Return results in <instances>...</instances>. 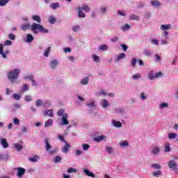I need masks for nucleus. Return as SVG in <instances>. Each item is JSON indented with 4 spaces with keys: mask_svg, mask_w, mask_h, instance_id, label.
<instances>
[{
    "mask_svg": "<svg viewBox=\"0 0 178 178\" xmlns=\"http://www.w3.org/2000/svg\"><path fill=\"white\" fill-rule=\"evenodd\" d=\"M31 30L33 31L34 34H38L39 33H48V30L44 29V26L40 24H37L35 22H33L31 26Z\"/></svg>",
    "mask_w": 178,
    "mask_h": 178,
    "instance_id": "1",
    "label": "nucleus"
},
{
    "mask_svg": "<svg viewBox=\"0 0 178 178\" xmlns=\"http://www.w3.org/2000/svg\"><path fill=\"white\" fill-rule=\"evenodd\" d=\"M19 74H20V70L16 68L13 71H10L8 74V79L11 81V83H14L19 79Z\"/></svg>",
    "mask_w": 178,
    "mask_h": 178,
    "instance_id": "2",
    "label": "nucleus"
},
{
    "mask_svg": "<svg viewBox=\"0 0 178 178\" xmlns=\"http://www.w3.org/2000/svg\"><path fill=\"white\" fill-rule=\"evenodd\" d=\"M177 163H176L175 161H170L168 162V168L169 169H170L171 170H174V172H175V173L178 174V168H177Z\"/></svg>",
    "mask_w": 178,
    "mask_h": 178,
    "instance_id": "3",
    "label": "nucleus"
},
{
    "mask_svg": "<svg viewBox=\"0 0 178 178\" xmlns=\"http://www.w3.org/2000/svg\"><path fill=\"white\" fill-rule=\"evenodd\" d=\"M17 172L16 174V176H17L19 178L23 177L24 175L26 173V169L22 167L17 168Z\"/></svg>",
    "mask_w": 178,
    "mask_h": 178,
    "instance_id": "4",
    "label": "nucleus"
},
{
    "mask_svg": "<svg viewBox=\"0 0 178 178\" xmlns=\"http://www.w3.org/2000/svg\"><path fill=\"white\" fill-rule=\"evenodd\" d=\"M67 113H65L61 119V122L63 126L69 125L70 122L67 120Z\"/></svg>",
    "mask_w": 178,
    "mask_h": 178,
    "instance_id": "5",
    "label": "nucleus"
},
{
    "mask_svg": "<svg viewBox=\"0 0 178 178\" xmlns=\"http://www.w3.org/2000/svg\"><path fill=\"white\" fill-rule=\"evenodd\" d=\"M93 140L96 143H101V141H106V136H97V137H95Z\"/></svg>",
    "mask_w": 178,
    "mask_h": 178,
    "instance_id": "6",
    "label": "nucleus"
},
{
    "mask_svg": "<svg viewBox=\"0 0 178 178\" xmlns=\"http://www.w3.org/2000/svg\"><path fill=\"white\" fill-rule=\"evenodd\" d=\"M1 145H2L3 148H8L9 144L6 138H1L0 139Z\"/></svg>",
    "mask_w": 178,
    "mask_h": 178,
    "instance_id": "7",
    "label": "nucleus"
},
{
    "mask_svg": "<svg viewBox=\"0 0 178 178\" xmlns=\"http://www.w3.org/2000/svg\"><path fill=\"white\" fill-rule=\"evenodd\" d=\"M44 143H45L44 147H45L46 151H47V152L51 151L52 146H51V144H49V140L48 138H45Z\"/></svg>",
    "mask_w": 178,
    "mask_h": 178,
    "instance_id": "8",
    "label": "nucleus"
},
{
    "mask_svg": "<svg viewBox=\"0 0 178 178\" xmlns=\"http://www.w3.org/2000/svg\"><path fill=\"white\" fill-rule=\"evenodd\" d=\"M65 145L62 147L61 150L64 154H67L69 152V148H70V144H69L67 142L65 143Z\"/></svg>",
    "mask_w": 178,
    "mask_h": 178,
    "instance_id": "9",
    "label": "nucleus"
},
{
    "mask_svg": "<svg viewBox=\"0 0 178 178\" xmlns=\"http://www.w3.org/2000/svg\"><path fill=\"white\" fill-rule=\"evenodd\" d=\"M29 29H31V25H30V24H24L21 26V29L23 31H26V30H29Z\"/></svg>",
    "mask_w": 178,
    "mask_h": 178,
    "instance_id": "10",
    "label": "nucleus"
},
{
    "mask_svg": "<svg viewBox=\"0 0 178 178\" xmlns=\"http://www.w3.org/2000/svg\"><path fill=\"white\" fill-rule=\"evenodd\" d=\"M83 173H85V175H86V176H88L89 177H95V175H94L88 169H83Z\"/></svg>",
    "mask_w": 178,
    "mask_h": 178,
    "instance_id": "11",
    "label": "nucleus"
},
{
    "mask_svg": "<svg viewBox=\"0 0 178 178\" xmlns=\"http://www.w3.org/2000/svg\"><path fill=\"white\" fill-rule=\"evenodd\" d=\"M58 66V60H53L50 62L51 69H55Z\"/></svg>",
    "mask_w": 178,
    "mask_h": 178,
    "instance_id": "12",
    "label": "nucleus"
},
{
    "mask_svg": "<svg viewBox=\"0 0 178 178\" xmlns=\"http://www.w3.org/2000/svg\"><path fill=\"white\" fill-rule=\"evenodd\" d=\"M78 17L82 18V17H86V14L83 13L81 10V7H78Z\"/></svg>",
    "mask_w": 178,
    "mask_h": 178,
    "instance_id": "13",
    "label": "nucleus"
},
{
    "mask_svg": "<svg viewBox=\"0 0 178 178\" xmlns=\"http://www.w3.org/2000/svg\"><path fill=\"white\" fill-rule=\"evenodd\" d=\"M102 108H104V109H106V108H108V106H109V102H108V100L102 99Z\"/></svg>",
    "mask_w": 178,
    "mask_h": 178,
    "instance_id": "14",
    "label": "nucleus"
},
{
    "mask_svg": "<svg viewBox=\"0 0 178 178\" xmlns=\"http://www.w3.org/2000/svg\"><path fill=\"white\" fill-rule=\"evenodd\" d=\"M151 4L152 5V6H154V8H159V6H161V2L156 0L152 1Z\"/></svg>",
    "mask_w": 178,
    "mask_h": 178,
    "instance_id": "15",
    "label": "nucleus"
},
{
    "mask_svg": "<svg viewBox=\"0 0 178 178\" xmlns=\"http://www.w3.org/2000/svg\"><path fill=\"white\" fill-rule=\"evenodd\" d=\"M33 20L35 22H37V23L40 24L41 23V17L38 15H33L32 16Z\"/></svg>",
    "mask_w": 178,
    "mask_h": 178,
    "instance_id": "16",
    "label": "nucleus"
},
{
    "mask_svg": "<svg viewBox=\"0 0 178 178\" xmlns=\"http://www.w3.org/2000/svg\"><path fill=\"white\" fill-rule=\"evenodd\" d=\"M13 147L15 148V149H17V151H22V149H23V146L19 143H15Z\"/></svg>",
    "mask_w": 178,
    "mask_h": 178,
    "instance_id": "17",
    "label": "nucleus"
},
{
    "mask_svg": "<svg viewBox=\"0 0 178 178\" xmlns=\"http://www.w3.org/2000/svg\"><path fill=\"white\" fill-rule=\"evenodd\" d=\"M147 77L149 80H154V79H156L155 74H154V72L150 71L148 74Z\"/></svg>",
    "mask_w": 178,
    "mask_h": 178,
    "instance_id": "18",
    "label": "nucleus"
},
{
    "mask_svg": "<svg viewBox=\"0 0 178 178\" xmlns=\"http://www.w3.org/2000/svg\"><path fill=\"white\" fill-rule=\"evenodd\" d=\"M143 54L145 56H151V55H152V51L149 49H145L143 50Z\"/></svg>",
    "mask_w": 178,
    "mask_h": 178,
    "instance_id": "19",
    "label": "nucleus"
},
{
    "mask_svg": "<svg viewBox=\"0 0 178 178\" xmlns=\"http://www.w3.org/2000/svg\"><path fill=\"white\" fill-rule=\"evenodd\" d=\"M44 115H49L50 118H53L54 117V113L52 111V110H47L44 111Z\"/></svg>",
    "mask_w": 178,
    "mask_h": 178,
    "instance_id": "20",
    "label": "nucleus"
},
{
    "mask_svg": "<svg viewBox=\"0 0 178 178\" xmlns=\"http://www.w3.org/2000/svg\"><path fill=\"white\" fill-rule=\"evenodd\" d=\"M86 105L89 108H95V102L90 100V102L89 103H86Z\"/></svg>",
    "mask_w": 178,
    "mask_h": 178,
    "instance_id": "21",
    "label": "nucleus"
},
{
    "mask_svg": "<svg viewBox=\"0 0 178 178\" xmlns=\"http://www.w3.org/2000/svg\"><path fill=\"white\" fill-rule=\"evenodd\" d=\"M160 29L161 30H170V24H163Z\"/></svg>",
    "mask_w": 178,
    "mask_h": 178,
    "instance_id": "22",
    "label": "nucleus"
},
{
    "mask_svg": "<svg viewBox=\"0 0 178 178\" xmlns=\"http://www.w3.org/2000/svg\"><path fill=\"white\" fill-rule=\"evenodd\" d=\"M81 9L82 10H85V12H90V7L86 4L82 5V6L81 7Z\"/></svg>",
    "mask_w": 178,
    "mask_h": 178,
    "instance_id": "23",
    "label": "nucleus"
},
{
    "mask_svg": "<svg viewBox=\"0 0 178 178\" xmlns=\"http://www.w3.org/2000/svg\"><path fill=\"white\" fill-rule=\"evenodd\" d=\"M26 41L27 42H32V41H34V37L31 34H28L26 35Z\"/></svg>",
    "mask_w": 178,
    "mask_h": 178,
    "instance_id": "24",
    "label": "nucleus"
},
{
    "mask_svg": "<svg viewBox=\"0 0 178 178\" xmlns=\"http://www.w3.org/2000/svg\"><path fill=\"white\" fill-rule=\"evenodd\" d=\"M52 123H54V121L51 119L48 120L44 124V127H49V126H52Z\"/></svg>",
    "mask_w": 178,
    "mask_h": 178,
    "instance_id": "25",
    "label": "nucleus"
},
{
    "mask_svg": "<svg viewBox=\"0 0 178 178\" xmlns=\"http://www.w3.org/2000/svg\"><path fill=\"white\" fill-rule=\"evenodd\" d=\"M159 152V147L158 146L154 147L152 150V154H153L154 155H156V154H158Z\"/></svg>",
    "mask_w": 178,
    "mask_h": 178,
    "instance_id": "26",
    "label": "nucleus"
},
{
    "mask_svg": "<svg viewBox=\"0 0 178 178\" xmlns=\"http://www.w3.org/2000/svg\"><path fill=\"white\" fill-rule=\"evenodd\" d=\"M55 22H56V18H55L54 16H50L49 17V22L50 24H55Z\"/></svg>",
    "mask_w": 178,
    "mask_h": 178,
    "instance_id": "27",
    "label": "nucleus"
},
{
    "mask_svg": "<svg viewBox=\"0 0 178 178\" xmlns=\"http://www.w3.org/2000/svg\"><path fill=\"white\" fill-rule=\"evenodd\" d=\"M176 137H177V134H176L175 133H170L168 134V138L170 140H175V138H176Z\"/></svg>",
    "mask_w": 178,
    "mask_h": 178,
    "instance_id": "28",
    "label": "nucleus"
},
{
    "mask_svg": "<svg viewBox=\"0 0 178 178\" xmlns=\"http://www.w3.org/2000/svg\"><path fill=\"white\" fill-rule=\"evenodd\" d=\"M124 58H126V54L124 53L118 54L117 56L118 62H119V60H120V59H123Z\"/></svg>",
    "mask_w": 178,
    "mask_h": 178,
    "instance_id": "29",
    "label": "nucleus"
},
{
    "mask_svg": "<svg viewBox=\"0 0 178 178\" xmlns=\"http://www.w3.org/2000/svg\"><path fill=\"white\" fill-rule=\"evenodd\" d=\"M113 126H115V127H122V122L119 121L113 120Z\"/></svg>",
    "mask_w": 178,
    "mask_h": 178,
    "instance_id": "30",
    "label": "nucleus"
},
{
    "mask_svg": "<svg viewBox=\"0 0 178 178\" xmlns=\"http://www.w3.org/2000/svg\"><path fill=\"white\" fill-rule=\"evenodd\" d=\"M81 84H82V86H86V85L88 84V78L85 77L83 79H82L81 81Z\"/></svg>",
    "mask_w": 178,
    "mask_h": 178,
    "instance_id": "31",
    "label": "nucleus"
},
{
    "mask_svg": "<svg viewBox=\"0 0 178 178\" xmlns=\"http://www.w3.org/2000/svg\"><path fill=\"white\" fill-rule=\"evenodd\" d=\"M152 175L154 177H159V176H162V172L161 170H158L157 172H154Z\"/></svg>",
    "mask_w": 178,
    "mask_h": 178,
    "instance_id": "32",
    "label": "nucleus"
},
{
    "mask_svg": "<svg viewBox=\"0 0 178 178\" xmlns=\"http://www.w3.org/2000/svg\"><path fill=\"white\" fill-rule=\"evenodd\" d=\"M49 52H51V47H49L46 49L44 53V56L48 57L49 55Z\"/></svg>",
    "mask_w": 178,
    "mask_h": 178,
    "instance_id": "33",
    "label": "nucleus"
},
{
    "mask_svg": "<svg viewBox=\"0 0 178 178\" xmlns=\"http://www.w3.org/2000/svg\"><path fill=\"white\" fill-rule=\"evenodd\" d=\"M50 6L51 9H56L60 7L59 3H54Z\"/></svg>",
    "mask_w": 178,
    "mask_h": 178,
    "instance_id": "34",
    "label": "nucleus"
},
{
    "mask_svg": "<svg viewBox=\"0 0 178 178\" xmlns=\"http://www.w3.org/2000/svg\"><path fill=\"white\" fill-rule=\"evenodd\" d=\"M130 20H140V17L136 15H132L130 16Z\"/></svg>",
    "mask_w": 178,
    "mask_h": 178,
    "instance_id": "35",
    "label": "nucleus"
},
{
    "mask_svg": "<svg viewBox=\"0 0 178 178\" xmlns=\"http://www.w3.org/2000/svg\"><path fill=\"white\" fill-rule=\"evenodd\" d=\"M65 115V111L62 108H60V110H58V113H57V115L58 116H63Z\"/></svg>",
    "mask_w": 178,
    "mask_h": 178,
    "instance_id": "36",
    "label": "nucleus"
},
{
    "mask_svg": "<svg viewBox=\"0 0 178 178\" xmlns=\"http://www.w3.org/2000/svg\"><path fill=\"white\" fill-rule=\"evenodd\" d=\"M170 152V145L168 143L165 146L164 152Z\"/></svg>",
    "mask_w": 178,
    "mask_h": 178,
    "instance_id": "37",
    "label": "nucleus"
},
{
    "mask_svg": "<svg viewBox=\"0 0 178 178\" xmlns=\"http://www.w3.org/2000/svg\"><path fill=\"white\" fill-rule=\"evenodd\" d=\"M60 161H62V157L59 156H56L54 158V162L55 163H58V162H60Z\"/></svg>",
    "mask_w": 178,
    "mask_h": 178,
    "instance_id": "38",
    "label": "nucleus"
},
{
    "mask_svg": "<svg viewBox=\"0 0 178 178\" xmlns=\"http://www.w3.org/2000/svg\"><path fill=\"white\" fill-rule=\"evenodd\" d=\"M168 106H169V104H168V103H161L159 105L160 109H163V108H168Z\"/></svg>",
    "mask_w": 178,
    "mask_h": 178,
    "instance_id": "39",
    "label": "nucleus"
},
{
    "mask_svg": "<svg viewBox=\"0 0 178 178\" xmlns=\"http://www.w3.org/2000/svg\"><path fill=\"white\" fill-rule=\"evenodd\" d=\"M8 2L9 0H0V6H5Z\"/></svg>",
    "mask_w": 178,
    "mask_h": 178,
    "instance_id": "40",
    "label": "nucleus"
},
{
    "mask_svg": "<svg viewBox=\"0 0 178 178\" xmlns=\"http://www.w3.org/2000/svg\"><path fill=\"white\" fill-rule=\"evenodd\" d=\"M31 162H38V156H35L34 157H31L29 159Z\"/></svg>",
    "mask_w": 178,
    "mask_h": 178,
    "instance_id": "41",
    "label": "nucleus"
},
{
    "mask_svg": "<svg viewBox=\"0 0 178 178\" xmlns=\"http://www.w3.org/2000/svg\"><path fill=\"white\" fill-rule=\"evenodd\" d=\"M82 147H83V151H87V149H88V148H90V145H88L87 143H83V144H82Z\"/></svg>",
    "mask_w": 178,
    "mask_h": 178,
    "instance_id": "42",
    "label": "nucleus"
},
{
    "mask_svg": "<svg viewBox=\"0 0 178 178\" xmlns=\"http://www.w3.org/2000/svg\"><path fill=\"white\" fill-rule=\"evenodd\" d=\"M140 78H141V75L140 74H136L132 76V79H134V80H138V79H140Z\"/></svg>",
    "mask_w": 178,
    "mask_h": 178,
    "instance_id": "43",
    "label": "nucleus"
},
{
    "mask_svg": "<svg viewBox=\"0 0 178 178\" xmlns=\"http://www.w3.org/2000/svg\"><path fill=\"white\" fill-rule=\"evenodd\" d=\"M13 98H14L16 101H19V99H20V98H21L20 95L17 94V93L14 94V95H13Z\"/></svg>",
    "mask_w": 178,
    "mask_h": 178,
    "instance_id": "44",
    "label": "nucleus"
},
{
    "mask_svg": "<svg viewBox=\"0 0 178 178\" xmlns=\"http://www.w3.org/2000/svg\"><path fill=\"white\" fill-rule=\"evenodd\" d=\"M13 123L15 125H19L20 124V120H19V118H15L13 119Z\"/></svg>",
    "mask_w": 178,
    "mask_h": 178,
    "instance_id": "45",
    "label": "nucleus"
},
{
    "mask_svg": "<svg viewBox=\"0 0 178 178\" xmlns=\"http://www.w3.org/2000/svg\"><path fill=\"white\" fill-rule=\"evenodd\" d=\"M99 49H100L101 51H106L108 49V46H106V44H103L99 48Z\"/></svg>",
    "mask_w": 178,
    "mask_h": 178,
    "instance_id": "46",
    "label": "nucleus"
},
{
    "mask_svg": "<svg viewBox=\"0 0 178 178\" xmlns=\"http://www.w3.org/2000/svg\"><path fill=\"white\" fill-rule=\"evenodd\" d=\"M130 29V25L126 24L124 26L122 27V31H125V30H129Z\"/></svg>",
    "mask_w": 178,
    "mask_h": 178,
    "instance_id": "47",
    "label": "nucleus"
},
{
    "mask_svg": "<svg viewBox=\"0 0 178 178\" xmlns=\"http://www.w3.org/2000/svg\"><path fill=\"white\" fill-rule=\"evenodd\" d=\"M156 79H159V77H163V74H162L161 72H157L155 74Z\"/></svg>",
    "mask_w": 178,
    "mask_h": 178,
    "instance_id": "48",
    "label": "nucleus"
},
{
    "mask_svg": "<svg viewBox=\"0 0 178 178\" xmlns=\"http://www.w3.org/2000/svg\"><path fill=\"white\" fill-rule=\"evenodd\" d=\"M92 58H93V60L95 61V62H99V60H100V59H99V56H97V55H93V56H92Z\"/></svg>",
    "mask_w": 178,
    "mask_h": 178,
    "instance_id": "49",
    "label": "nucleus"
},
{
    "mask_svg": "<svg viewBox=\"0 0 178 178\" xmlns=\"http://www.w3.org/2000/svg\"><path fill=\"white\" fill-rule=\"evenodd\" d=\"M129 145V143H127V141H122L120 143V146L121 147H127Z\"/></svg>",
    "mask_w": 178,
    "mask_h": 178,
    "instance_id": "50",
    "label": "nucleus"
},
{
    "mask_svg": "<svg viewBox=\"0 0 178 178\" xmlns=\"http://www.w3.org/2000/svg\"><path fill=\"white\" fill-rule=\"evenodd\" d=\"M72 30L74 33H77L79 30H80V26H75L72 28Z\"/></svg>",
    "mask_w": 178,
    "mask_h": 178,
    "instance_id": "51",
    "label": "nucleus"
},
{
    "mask_svg": "<svg viewBox=\"0 0 178 178\" xmlns=\"http://www.w3.org/2000/svg\"><path fill=\"white\" fill-rule=\"evenodd\" d=\"M31 99H33L31 96H30V95L25 96V101H26L27 102H30V101H31Z\"/></svg>",
    "mask_w": 178,
    "mask_h": 178,
    "instance_id": "52",
    "label": "nucleus"
},
{
    "mask_svg": "<svg viewBox=\"0 0 178 178\" xmlns=\"http://www.w3.org/2000/svg\"><path fill=\"white\" fill-rule=\"evenodd\" d=\"M136 63H137V59L136 58H132V60L131 62V66H136Z\"/></svg>",
    "mask_w": 178,
    "mask_h": 178,
    "instance_id": "53",
    "label": "nucleus"
},
{
    "mask_svg": "<svg viewBox=\"0 0 178 178\" xmlns=\"http://www.w3.org/2000/svg\"><path fill=\"white\" fill-rule=\"evenodd\" d=\"M42 105V100L38 99L36 102V106H41Z\"/></svg>",
    "mask_w": 178,
    "mask_h": 178,
    "instance_id": "54",
    "label": "nucleus"
},
{
    "mask_svg": "<svg viewBox=\"0 0 178 178\" xmlns=\"http://www.w3.org/2000/svg\"><path fill=\"white\" fill-rule=\"evenodd\" d=\"M0 159H8V154H0Z\"/></svg>",
    "mask_w": 178,
    "mask_h": 178,
    "instance_id": "55",
    "label": "nucleus"
},
{
    "mask_svg": "<svg viewBox=\"0 0 178 178\" xmlns=\"http://www.w3.org/2000/svg\"><path fill=\"white\" fill-rule=\"evenodd\" d=\"M152 166L154 169H161V166L159 165V164L154 163V164H152Z\"/></svg>",
    "mask_w": 178,
    "mask_h": 178,
    "instance_id": "56",
    "label": "nucleus"
},
{
    "mask_svg": "<svg viewBox=\"0 0 178 178\" xmlns=\"http://www.w3.org/2000/svg\"><path fill=\"white\" fill-rule=\"evenodd\" d=\"M121 47H122L123 51H124V52H126V51H127V49L129 48V47H127V45L124 44H121Z\"/></svg>",
    "mask_w": 178,
    "mask_h": 178,
    "instance_id": "57",
    "label": "nucleus"
},
{
    "mask_svg": "<svg viewBox=\"0 0 178 178\" xmlns=\"http://www.w3.org/2000/svg\"><path fill=\"white\" fill-rule=\"evenodd\" d=\"M63 51L65 52V54H67V52H71L72 49L70 47H65L63 49Z\"/></svg>",
    "mask_w": 178,
    "mask_h": 178,
    "instance_id": "58",
    "label": "nucleus"
},
{
    "mask_svg": "<svg viewBox=\"0 0 178 178\" xmlns=\"http://www.w3.org/2000/svg\"><path fill=\"white\" fill-rule=\"evenodd\" d=\"M25 79L27 80H31V81H32L34 79V77L33 76V75H29L28 76H25Z\"/></svg>",
    "mask_w": 178,
    "mask_h": 178,
    "instance_id": "59",
    "label": "nucleus"
},
{
    "mask_svg": "<svg viewBox=\"0 0 178 178\" xmlns=\"http://www.w3.org/2000/svg\"><path fill=\"white\" fill-rule=\"evenodd\" d=\"M8 38L10 40H15V38H16V36L15 35L12 34V33H10L9 35H8Z\"/></svg>",
    "mask_w": 178,
    "mask_h": 178,
    "instance_id": "60",
    "label": "nucleus"
},
{
    "mask_svg": "<svg viewBox=\"0 0 178 178\" xmlns=\"http://www.w3.org/2000/svg\"><path fill=\"white\" fill-rule=\"evenodd\" d=\"M58 138L60 140V141H63V143H66V140H65V138L62 135H58Z\"/></svg>",
    "mask_w": 178,
    "mask_h": 178,
    "instance_id": "61",
    "label": "nucleus"
},
{
    "mask_svg": "<svg viewBox=\"0 0 178 178\" xmlns=\"http://www.w3.org/2000/svg\"><path fill=\"white\" fill-rule=\"evenodd\" d=\"M12 44V41L10 40H6L4 42V45H11Z\"/></svg>",
    "mask_w": 178,
    "mask_h": 178,
    "instance_id": "62",
    "label": "nucleus"
},
{
    "mask_svg": "<svg viewBox=\"0 0 178 178\" xmlns=\"http://www.w3.org/2000/svg\"><path fill=\"white\" fill-rule=\"evenodd\" d=\"M118 15H120V16H126V14L124 13V11H120L119 10L118 12Z\"/></svg>",
    "mask_w": 178,
    "mask_h": 178,
    "instance_id": "63",
    "label": "nucleus"
},
{
    "mask_svg": "<svg viewBox=\"0 0 178 178\" xmlns=\"http://www.w3.org/2000/svg\"><path fill=\"white\" fill-rule=\"evenodd\" d=\"M100 11L102 12V13H105V12H106V7H102L100 8Z\"/></svg>",
    "mask_w": 178,
    "mask_h": 178,
    "instance_id": "64",
    "label": "nucleus"
}]
</instances>
